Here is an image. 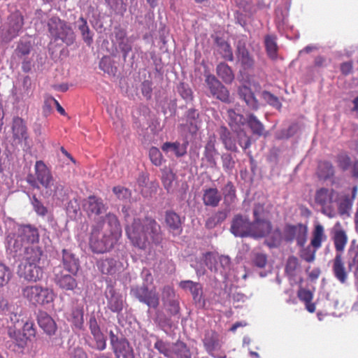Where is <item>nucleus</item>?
<instances>
[{"mask_svg": "<svg viewBox=\"0 0 358 358\" xmlns=\"http://www.w3.org/2000/svg\"><path fill=\"white\" fill-rule=\"evenodd\" d=\"M211 38L213 39L214 52L220 55L224 60L233 62L234 57L230 44L218 35H211Z\"/></svg>", "mask_w": 358, "mask_h": 358, "instance_id": "30", "label": "nucleus"}, {"mask_svg": "<svg viewBox=\"0 0 358 358\" xmlns=\"http://www.w3.org/2000/svg\"><path fill=\"white\" fill-rule=\"evenodd\" d=\"M43 255V250L39 244L27 245L22 258L24 262H29L38 265L41 257Z\"/></svg>", "mask_w": 358, "mask_h": 358, "instance_id": "42", "label": "nucleus"}, {"mask_svg": "<svg viewBox=\"0 0 358 358\" xmlns=\"http://www.w3.org/2000/svg\"><path fill=\"white\" fill-rule=\"evenodd\" d=\"M221 195L224 198V203L227 206H229L236 199V189L231 181H228L221 188Z\"/></svg>", "mask_w": 358, "mask_h": 358, "instance_id": "53", "label": "nucleus"}, {"mask_svg": "<svg viewBox=\"0 0 358 358\" xmlns=\"http://www.w3.org/2000/svg\"><path fill=\"white\" fill-rule=\"evenodd\" d=\"M236 55L241 64L240 73L244 79L255 90H260L261 86L257 82L253 81L252 73L254 71L255 61L246 47L243 40H238L236 45Z\"/></svg>", "mask_w": 358, "mask_h": 358, "instance_id": "5", "label": "nucleus"}, {"mask_svg": "<svg viewBox=\"0 0 358 358\" xmlns=\"http://www.w3.org/2000/svg\"><path fill=\"white\" fill-rule=\"evenodd\" d=\"M125 231L132 245L143 250L151 244L161 245L164 239L160 224L151 217H145L143 220L134 218L130 225H126Z\"/></svg>", "mask_w": 358, "mask_h": 358, "instance_id": "1", "label": "nucleus"}, {"mask_svg": "<svg viewBox=\"0 0 358 358\" xmlns=\"http://www.w3.org/2000/svg\"><path fill=\"white\" fill-rule=\"evenodd\" d=\"M108 208L107 203L101 197L95 195H90L83 201V210L89 217L99 216L106 213Z\"/></svg>", "mask_w": 358, "mask_h": 358, "instance_id": "24", "label": "nucleus"}, {"mask_svg": "<svg viewBox=\"0 0 358 358\" xmlns=\"http://www.w3.org/2000/svg\"><path fill=\"white\" fill-rule=\"evenodd\" d=\"M238 95L245 103L249 109L257 110L260 108L261 104L250 87L246 85L238 87Z\"/></svg>", "mask_w": 358, "mask_h": 358, "instance_id": "33", "label": "nucleus"}, {"mask_svg": "<svg viewBox=\"0 0 358 358\" xmlns=\"http://www.w3.org/2000/svg\"><path fill=\"white\" fill-rule=\"evenodd\" d=\"M11 129L15 140L19 142L24 141L25 144L27 143L29 138L27 127L22 117L15 116L13 118Z\"/></svg>", "mask_w": 358, "mask_h": 358, "instance_id": "35", "label": "nucleus"}, {"mask_svg": "<svg viewBox=\"0 0 358 358\" xmlns=\"http://www.w3.org/2000/svg\"><path fill=\"white\" fill-rule=\"evenodd\" d=\"M203 343L208 353L215 357V352L221 348L218 334L212 330L206 331Z\"/></svg>", "mask_w": 358, "mask_h": 358, "instance_id": "36", "label": "nucleus"}, {"mask_svg": "<svg viewBox=\"0 0 358 358\" xmlns=\"http://www.w3.org/2000/svg\"><path fill=\"white\" fill-rule=\"evenodd\" d=\"M135 23L137 24V29L145 34V36L154 31L157 24L152 9L149 8L144 15H136Z\"/></svg>", "mask_w": 358, "mask_h": 358, "instance_id": "29", "label": "nucleus"}, {"mask_svg": "<svg viewBox=\"0 0 358 358\" xmlns=\"http://www.w3.org/2000/svg\"><path fill=\"white\" fill-rule=\"evenodd\" d=\"M103 223H95L92 226L89 238V247L95 254H103L110 252L117 239L107 231H102Z\"/></svg>", "mask_w": 358, "mask_h": 358, "instance_id": "4", "label": "nucleus"}, {"mask_svg": "<svg viewBox=\"0 0 358 358\" xmlns=\"http://www.w3.org/2000/svg\"><path fill=\"white\" fill-rule=\"evenodd\" d=\"M152 309L155 310L152 320L157 327L164 331L171 329L173 326L172 317L159 307Z\"/></svg>", "mask_w": 358, "mask_h": 358, "instance_id": "38", "label": "nucleus"}, {"mask_svg": "<svg viewBox=\"0 0 358 358\" xmlns=\"http://www.w3.org/2000/svg\"><path fill=\"white\" fill-rule=\"evenodd\" d=\"M189 142L187 140H183L182 142H165L162 145V150L166 152H173L176 157L180 158L184 157L187 154V147Z\"/></svg>", "mask_w": 358, "mask_h": 358, "instance_id": "39", "label": "nucleus"}, {"mask_svg": "<svg viewBox=\"0 0 358 358\" xmlns=\"http://www.w3.org/2000/svg\"><path fill=\"white\" fill-rule=\"evenodd\" d=\"M332 269L334 274L338 280L341 283H345L348 278V273L345 271L341 253H336L333 261Z\"/></svg>", "mask_w": 358, "mask_h": 358, "instance_id": "47", "label": "nucleus"}, {"mask_svg": "<svg viewBox=\"0 0 358 358\" xmlns=\"http://www.w3.org/2000/svg\"><path fill=\"white\" fill-rule=\"evenodd\" d=\"M17 273L20 278L28 282H36L43 276V269L39 265L22 262L17 267Z\"/></svg>", "mask_w": 358, "mask_h": 358, "instance_id": "20", "label": "nucleus"}, {"mask_svg": "<svg viewBox=\"0 0 358 358\" xmlns=\"http://www.w3.org/2000/svg\"><path fill=\"white\" fill-rule=\"evenodd\" d=\"M33 48L31 41L28 36H22L17 42L13 57L18 60L27 57Z\"/></svg>", "mask_w": 358, "mask_h": 358, "instance_id": "37", "label": "nucleus"}, {"mask_svg": "<svg viewBox=\"0 0 358 358\" xmlns=\"http://www.w3.org/2000/svg\"><path fill=\"white\" fill-rule=\"evenodd\" d=\"M76 24L83 41L87 45L90 46L94 42L93 38L94 34L90 29L87 20L83 17H80Z\"/></svg>", "mask_w": 358, "mask_h": 358, "instance_id": "48", "label": "nucleus"}, {"mask_svg": "<svg viewBox=\"0 0 358 358\" xmlns=\"http://www.w3.org/2000/svg\"><path fill=\"white\" fill-rule=\"evenodd\" d=\"M98 270L107 275H115L120 273L123 268L122 263L115 257L101 258L96 261Z\"/></svg>", "mask_w": 358, "mask_h": 358, "instance_id": "26", "label": "nucleus"}, {"mask_svg": "<svg viewBox=\"0 0 358 358\" xmlns=\"http://www.w3.org/2000/svg\"><path fill=\"white\" fill-rule=\"evenodd\" d=\"M216 73L227 85L231 84L235 78L232 69L224 62H220L217 65Z\"/></svg>", "mask_w": 358, "mask_h": 358, "instance_id": "51", "label": "nucleus"}, {"mask_svg": "<svg viewBox=\"0 0 358 358\" xmlns=\"http://www.w3.org/2000/svg\"><path fill=\"white\" fill-rule=\"evenodd\" d=\"M37 322L47 336L54 335L55 332L57 331V324L55 320L45 311L38 312Z\"/></svg>", "mask_w": 358, "mask_h": 358, "instance_id": "34", "label": "nucleus"}, {"mask_svg": "<svg viewBox=\"0 0 358 358\" xmlns=\"http://www.w3.org/2000/svg\"><path fill=\"white\" fill-rule=\"evenodd\" d=\"M229 212L230 210L227 208L218 210L206 219L205 222V227L207 229L210 230L220 225L226 220Z\"/></svg>", "mask_w": 358, "mask_h": 358, "instance_id": "46", "label": "nucleus"}, {"mask_svg": "<svg viewBox=\"0 0 358 358\" xmlns=\"http://www.w3.org/2000/svg\"><path fill=\"white\" fill-rule=\"evenodd\" d=\"M333 239L337 253H341L348 242V237L344 230L335 229Z\"/></svg>", "mask_w": 358, "mask_h": 358, "instance_id": "63", "label": "nucleus"}, {"mask_svg": "<svg viewBox=\"0 0 358 358\" xmlns=\"http://www.w3.org/2000/svg\"><path fill=\"white\" fill-rule=\"evenodd\" d=\"M110 344L115 358H135L134 350L128 339L119 328L110 329L108 332Z\"/></svg>", "mask_w": 358, "mask_h": 358, "instance_id": "9", "label": "nucleus"}, {"mask_svg": "<svg viewBox=\"0 0 358 358\" xmlns=\"http://www.w3.org/2000/svg\"><path fill=\"white\" fill-rule=\"evenodd\" d=\"M184 117L189 132L196 134L199 129L201 123L199 110L194 108H190L185 111Z\"/></svg>", "mask_w": 358, "mask_h": 358, "instance_id": "40", "label": "nucleus"}, {"mask_svg": "<svg viewBox=\"0 0 358 358\" xmlns=\"http://www.w3.org/2000/svg\"><path fill=\"white\" fill-rule=\"evenodd\" d=\"M176 90L186 103L194 101V92L188 83L182 81L180 82L176 86Z\"/></svg>", "mask_w": 358, "mask_h": 358, "instance_id": "64", "label": "nucleus"}, {"mask_svg": "<svg viewBox=\"0 0 358 358\" xmlns=\"http://www.w3.org/2000/svg\"><path fill=\"white\" fill-rule=\"evenodd\" d=\"M204 78L205 85L210 96L224 103L230 101L229 90L214 74L205 72Z\"/></svg>", "mask_w": 358, "mask_h": 358, "instance_id": "15", "label": "nucleus"}, {"mask_svg": "<svg viewBox=\"0 0 358 358\" xmlns=\"http://www.w3.org/2000/svg\"><path fill=\"white\" fill-rule=\"evenodd\" d=\"M106 284L103 295L106 299V308L113 313L120 314L124 308V300L122 294L115 288L116 282L111 278H105Z\"/></svg>", "mask_w": 358, "mask_h": 358, "instance_id": "13", "label": "nucleus"}, {"mask_svg": "<svg viewBox=\"0 0 358 358\" xmlns=\"http://www.w3.org/2000/svg\"><path fill=\"white\" fill-rule=\"evenodd\" d=\"M269 234V237L265 241V243L268 248H278L282 241L285 242L284 229L281 231L280 228H275L273 231L271 230Z\"/></svg>", "mask_w": 358, "mask_h": 358, "instance_id": "55", "label": "nucleus"}, {"mask_svg": "<svg viewBox=\"0 0 358 358\" xmlns=\"http://www.w3.org/2000/svg\"><path fill=\"white\" fill-rule=\"evenodd\" d=\"M79 199L80 197L76 192L71 193V195L69 198V201L66 206V210L68 215L71 218H76L78 213L80 210Z\"/></svg>", "mask_w": 358, "mask_h": 358, "instance_id": "57", "label": "nucleus"}, {"mask_svg": "<svg viewBox=\"0 0 358 358\" xmlns=\"http://www.w3.org/2000/svg\"><path fill=\"white\" fill-rule=\"evenodd\" d=\"M252 223L262 238L269 235L273 229L271 221V213L264 203H255L252 208Z\"/></svg>", "mask_w": 358, "mask_h": 358, "instance_id": "8", "label": "nucleus"}, {"mask_svg": "<svg viewBox=\"0 0 358 358\" xmlns=\"http://www.w3.org/2000/svg\"><path fill=\"white\" fill-rule=\"evenodd\" d=\"M129 294L131 297L146 305L148 313L151 308L159 306L160 295L155 286H150L147 283L131 285Z\"/></svg>", "mask_w": 358, "mask_h": 358, "instance_id": "7", "label": "nucleus"}, {"mask_svg": "<svg viewBox=\"0 0 358 358\" xmlns=\"http://www.w3.org/2000/svg\"><path fill=\"white\" fill-rule=\"evenodd\" d=\"M116 51L121 54L124 63H127L131 68L134 64L135 53L132 52L133 41L116 46Z\"/></svg>", "mask_w": 358, "mask_h": 358, "instance_id": "50", "label": "nucleus"}, {"mask_svg": "<svg viewBox=\"0 0 358 358\" xmlns=\"http://www.w3.org/2000/svg\"><path fill=\"white\" fill-rule=\"evenodd\" d=\"M22 295L36 306L49 304L55 299V294L52 289L38 285L26 286L22 289Z\"/></svg>", "mask_w": 358, "mask_h": 358, "instance_id": "12", "label": "nucleus"}, {"mask_svg": "<svg viewBox=\"0 0 358 358\" xmlns=\"http://www.w3.org/2000/svg\"><path fill=\"white\" fill-rule=\"evenodd\" d=\"M7 334L10 338L16 342V344L20 348H24L27 345L28 341H29L22 333V331L17 329L15 326L8 327Z\"/></svg>", "mask_w": 358, "mask_h": 358, "instance_id": "56", "label": "nucleus"}, {"mask_svg": "<svg viewBox=\"0 0 358 358\" xmlns=\"http://www.w3.org/2000/svg\"><path fill=\"white\" fill-rule=\"evenodd\" d=\"M176 175L169 167H164L162 169L161 180L164 189L168 193L173 191V182L176 180Z\"/></svg>", "mask_w": 358, "mask_h": 358, "instance_id": "58", "label": "nucleus"}, {"mask_svg": "<svg viewBox=\"0 0 358 358\" xmlns=\"http://www.w3.org/2000/svg\"><path fill=\"white\" fill-rule=\"evenodd\" d=\"M217 133L224 149L234 153L239 152L238 146L247 152L254 140L245 127H242L238 123L232 127L231 131L225 126H221Z\"/></svg>", "mask_w": 358, "mask_h": 358, "instance_id": "2", "label": "nucleus"}, {"mask_svg": "<svg viewBox=\"0 0 358 358\" xmlns=\"http://www.w3.org/2000/svg\"><path fill=\"white\" fill-rule=\"evenodd\" d=\"M65 318L75 332L86 331L85 322V309L82 303L73 305L69 311L65 313Z\"/></svg>", "mask_w": 358, "mask_h": 358, "instance_id": "18", "label": "nucleus"}, {"mask_svg": "<svg viewBox=\"0 0 358 358\" xmlns=\"http://www.w3.org/2000/svg\"><path fill=\"white\" fill-rule=\"evenodd\" d=\"M259 96L265 103L268 104L278 111L282 108V103L280 99L267 90H262L259 92Z\"/></svg>", "mask_w": 358, "mask_h": 358, "instance_id": "61", "label": "nucleus"}, {"mask_svg": "<svg viewBox=\"0 0 358 358\" xmlns=\"http://www.w3.org/2000/svg\"><path fill=\"white\" fill-rule=\"evenodd\" d=\"M52 275L54 282L61 289L74 292L78 288V273H68L62 268V266H57L52 269Z\"/></svg>", "mask_w": 358, "mask_h": 358, "instance_id": "16", "label": "nucleus"}, {"mask_svg": "<svg viewBox=\"0 0 358 358\" xmlns=\"http://www.w3.org/2000/svg\"><path fill=\"white\" fill-rule=\"evenodd\" d=\"M215 137H210L204 146L203 159H206L208 166L212 169L217 167L215 157L218 155V151L215 148Z\"/></svg>", "mask_w": 358, "mask_h": 358, "instance_id": "43", "label": "nucleus"}, {"mask_svg": "<svg viewBox=\"0 0 358 358\" xmlns=\"http://www.w3.org/2000/svg\"><path fill=\"white\" fill-rule=\"evenodd\" d=\"M234 113L233 117L236 123L240 124L242 127L246 125L250 129L252 138L255 143L259 138H266L268 135V131L265 129L263 123L253 113H250L244 117L243 115Z\"/></svg>", "mask_w": 358, "mask_h": 358, "instance_id": "14", "label": "nucleus"}, {"mask_svg": "<svg viewBox=\"0 0 358 358\" xmlns=\"http://www.w3.org/2000/svg\"><path fill=\"white\" fill-rule=\"evenodd\" d=\"M220 157L222 169L225 173L231 175L236 171V166L238 159L236 153L231 152H223Z\"/></svg>", "mask_w": 358, "mask_h": 358, "instance_id": "49", "label": "nucleus"}, {"mask_svg": "<svg viewBox=\"0 0 358 358\" xmlns=\"http://www.w3.org/2000/svg\"><path fill=\"white\" fill-rule=\"evenodd\" d=\"M73 192L68 188L65 187L63 185L59 182H54L50 189H48L45 194L49 196H52L58 200L64 201L68 200L69 196Z\"/></svg>", "mask_w": 358, "mask_h": 358, "instance_id": "44", "label": "nucleus"}, {"mask_svg": "<svg viewBox=\"0 0 358 358\" xmlns=\"http://www.w3.org/2000/svg\"><path fill=\"white\" fill-rule=\"evenodd\" d=\"M112 34L115 37V39L112 40V42L113 44H115L116 46L133 41L130 38L127 36V29L122 27L121 25L115 26Z\"/></svg>", "mask_w": 358, "mask_h": 358, "instance_id": "60", "label": "nucleus"}, {"mask_svg": "<svg viewBox=\"0 0 358 358\" xmlns=\"http://www.w3.org/2000/svg\"><path fill=\"white\" fill-rule=\"evenodd\" d=\"M24 243L29 245L39 244V232L38 229L31 224H22L18 228L17 234Z\"/></svg>", "mask_w": 358, "mask_h": 358, "instance_id": "32", "label": "nucleus"}, {"mask_svg": "<svg viewBox=\"0 0 358 358\" xmlns=\"http://www.w3.org/2000/svg\"><path fill=\"white\" fill-rule=\"evenodd\" d=\"M34 168L36 176L32 173H29L26 178V180L30 186L38 189H40L39 184H41L46 192L48 189H50L53 182L55 181L52 177V173L41 160L36 161Z\"/></svg>", "mask_w": 358, "mask_h": 358, "instance_id": "11", "label": "nucleus"}, {"mask_svg": "<svg viewBox=\"0 0 358 358\" xmlns=\"http://www.w3.org/2000/svg\"><path fill=\"white\" fill-rule=\"evenodd\" d=\"M285 234V242L291 243L296 241L297 245L304 247L307 241L308 229L306 225L299 223L297 224H285L283 227Z\"/></svg>", "mask_w": 358, "mask_h": 358, "instance_id": "17", "label": "nucleus"}, {"mask_svg": "<svg viewBox=\"0 0 358 358\" xmlns=\"http://www.w3.org/2000/svg\"><path fill=\"white\" fill-rule=\"evenodd\" d=\"M203 203L206 206L215 208L222 200V195L216 187H209L203 190Z\"/></svg>", "mask_w": 358, "mask_h": 358, "instance_id": "45", "label": "nucleus"}, {"mask_svg": "<svg viewBox=\"0 0 358 358\" xmlns=\"http://www.w3.org/2000/svg\"><path fill=\"white\" fill-rule=\"evenodd\" d=\"M277 37L275 35L267 34L264 37V45L268 57L275 60L278 57V46Z\"/></svg>", "mask_w": 358, "mask_h": 358, "instance_id": "54", "label": "nucleus"}, {"mask_svg": "<svg viewBox=\"0 0 358 358\" xmlns=\"http://www.w3.org/2000/svg\"><path fill=\"white\" fill-rule=\"evenodd\" d=\"M27 246L18 235L17 236L13 235L7 237V252L15 259L20 260L22 257Z\"/></svg>", "mask_w": 358, "mask_h": 358, "instance_id": "31", "label": "nucleus"}, {"mask_svg": "<svg viewBox=\"0 0 358 358\" xmlns=\"http://www.w3.org/2000/svg\"><path fill=\"white\" fill-rule=\"evenodd\" d=\"M18 86H13L11 94L16 103L25 101L33 94L32 82L29 76H23L18 80Z\"/></svg>", "mask_w": 358, "mask_h": 358, "instance_id": "22", "label": "nucleus"}, {"mask_svg": "<svg viewBox=\"0 0 358 358\" xmlns=\"http://www.w3.org/2000/svg\"><path fill=\"white\" fill-rule=\"evenodd\" d=\"M59 256L61 259V264L59 266H62V268L68 273L78 274L81 269L80 261L72 250L63 248L61 250V256Z\"/></svg>", "mask_w": 358, "mask_h": 358, "instance_id": "25", "label": "nucleus"}, {"mask_svg": "<svg viewBox=\"0 0 358 358\" xmlns=\"http://www.w3.org/2000/svg\"><path fill=\"white\" fill-rule=\"evenodd\" d=\"M299 129L297 123H292L287 127L282 128L275 133V138L278 140H287L294 136Z\"/></svg>", "mask_w": 358, "mask_h": 358, "instance_id": "59", "label": "nucleus"}, {"mask_svg": "<svg viewBox=\"0 0 358 358\" xmlns=\"http://www.w3.org/2000/svg\"><path fill=\"white\" fill-rule=\"evenodd\" d=\"M24 24L25 12L19 9L10 10L0 29L1 43H9L19 36L24 30Z\"/></svg>", "mask_w": 358, "mask_h": 358, "instance_id": "3", "label": "nucleus"}, {"mask_svg": "<svg viewBox=\"0 0 358 358\" xmlns=\"http://www.w3.org/2000/svg\"><path fill=\"white\" fill-rule=\"evenodd\" d=\"M91 335L92 336L94 344L93 345L87 339L85 340V344L92 349H95L99 351L105 350L107 346V337L104 335L101 330L91 333Z\"/></svg>", "mask_w": 358, "mask_h": 358, "instance_id": "52", "label": "nucleus"}, {"mask_svg": "<svg viewBox=\"0 0 358 358\" xmlns=\"http://www.w3.org/2000/svg\"><path fill=\"white\" fill-rule=\"evenodd\" d=\"M51 346L55 348H63L65 340L67 339L68 344H70L73 335L71 333L70 329L66 327L65 329L57 328V331L55 332L54 335L48 336Z\"/></svg>", "mask_w": 358, "mask_h": 358, "instance_id": "41", "label": "nucleus"}, {"mask_svg": "<svg viewBox=\"0 0 358 358\" xmlns=\"http://www.w3.org/2000/svg\"><path fill=\"white\" fill-rule=\"evenodd\" d=\"M336 192L333 189L321 188L315 195V201L321 207L322 213L332 217L334 215L333 203Z\"/></svg>", "mask_w": 358, "mask_h": 358, "instance_id": "21", "label": "nucleus"}, {"mask_svg": "<svg viewBox=\"0 0 358 358\" xmlns=\"http://www.w3.org/2000/svg\"><path fill=\"white\" fill-rule=\"evenodd\" d=\"M99 66L100 69L109 76H115L118 71L117 67L115 65V61L111 59L109 56L103 57Z\"/></svg>", "mask_w": 358, "mask_h": 358, "instance_id": "62", "label": "nucleus"}, {"mask_svg": "<svg viewBox=\"0 0 358 358\" xmlns=\"http://www.w3.org/2000/svg\"><path fill=\"white\" fill-rule=\"evenodd\" d=\"M179 287L191 293L194 303L198 308H206V301L203 295V286L201 283L192 280H182L179 283Z\"/></svg>", "mask_w": 358, "mask_h": 358, "instance_id": "23", "label": "nucleus"}, {"mask_svg": "<svg viewBox=\"0 0 358 358\" xmlns=\"http://www.w3.org/2000/svg\"><path fill=\"white\" fill-rule=\"evenodd\" d=\"M96 223H103L102 231L108 232L117 239L122 234V227L117 217L111 213L100 217Z\"/></svg>", "mask_w": 358, "mask_h": 358, "instance_id": "27", "label": "nucleus"}, {"mask_svg": "<svg viewBox=\"0 0 358 358\" xmlns=\"http://www.w3.org/2000/svg\"><path fill=\"white\" fill-rule=\"evenodd\" d=\"M252 225L248 215L238 213L231 221L230 232L236 237L261 239L262 237Z\"/></svg>", "mask_w": 358, "mask_h": 358, "instance_id": "10", "label": "nucleus"}, {"mask_svg": "<svg viewBox=\"0 0 358 358\" xmlns=\"http://www.w3.org/2000/svg\"><path fill=\"white\" fill-rule=\"evenodd\" d=\"M234 4L238 8L234 13L235 22L245 27L248 24L247 18L253 17L257 8L252 0H234Z\"/></svg>", "mask_w": 358, "mask_h": 358, "instance_id": "19", "label": "nucleus"}, {"mask_svg": "<svg viewBox=\"0 0 358 358\" xmlns=\"http://www.w3.org/2000/svg\"><path fill=\"white\" fill-rule=\"evenodd\" d=\"M183 221L181 217L173 210L164 212V224L168 231L173 236H180L182 232Z\"/></svg>", "mask_w": 358, "mask_h": 358, "instance_id": "28", "label": "nucleus"}, {"mask_svg": "<svg viewBox=\"0 0 358 358\" xmlns=\"http://www.w3.org/2000/svg\"><path fill=\"white\" fill-rule=\"evenodd\" d=\"M48 28L55 41L61 40L67 46L73 45L76 35L71 24L57 16H52L48 21Z\"/></svg>", "mask_w": 358, "mask_h": 358, "instance_id": "6", "label": "nucleus"}]
</instances>
